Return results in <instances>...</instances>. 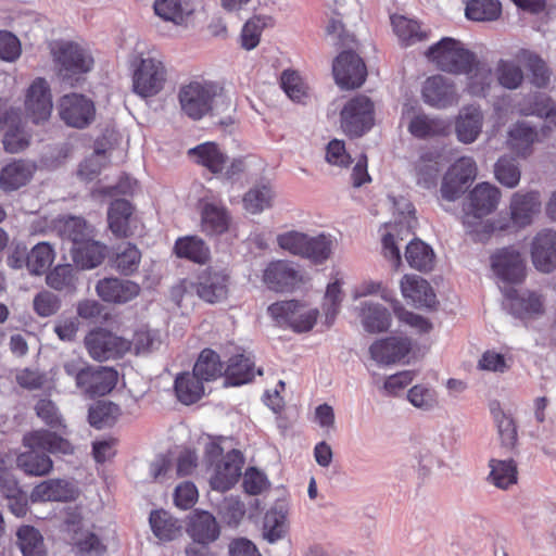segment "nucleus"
Listing matches in <instances>:
<instances>
[{
	"instance_id": "1",
	"label": "nucleus",
	"mask_w": 556,
	"mask_h": 556,
	"mask_svg": "<svg viewBox=\"0 0 556 556\" xmlns=\"http://www.w3.org/2000/svg\"><path fill=\"white\" fill-rule=\"evenodd\" d=\"M501 190L490 184H478L464 205L463 224L475 240L484 241L496 230V222L484 219L494 212L501 201Z\"/></svg>"
},
{
	"instance_id": "2",
	"label": "nucleus",
	"mask_w": 556,
	"mask_h": 556,
	"mask_svg": "<svg viewBox=\"0 0 556 556\" xmlns=\"http://www.w3.org/2000/svg\"><path fill=\"white\" fill-rule=\"evenodd\" d=\"M23 443L29 451L20 454L16 458V464L18 468L29 476H45L52 470L53 464L51 458L45 454H38V450L65 455L74 452V446L67 439L48 430H37L26 434Z\"/></svg>"
},
{
	"instance_id": "3",
	"label": "nucleus",
	"mask_w": 556,
	"mask_h": 556,
	"mask_svg": "<svg viewBox=\"0 0 556 556\" xmlns=\"http://www.w3.org/2000/svg\"><path fill=\"white\" fill-rule=\"evenodd\" d=\"M168 83V68L157 51L139 54L132 63L131 90L141 99L160 94Z\"/></svg>"
},
{
	"instance_id": "4",
	"label": "nucleus",
	"mask_w": 556,
	"mask_h": 556,
	"mask_svg": "<svg viewBox=\"0 0 556 556\" xmlns=\"http://www.w3.org/2000/svg\"><path fill=\"white\" fill-rule=\"evenodd\" d=\"M388 202L393 210L395 220L384 225L382 252L384 257L397 269L401 265L399 241L407 237L415 226L414 208L412 203L404 197L395 198L390 195Z\"/></svg>"
},
{
	"instance_id": "5",
	"label": "nucleus",
	"mask_w": 556,
	"mask_h": 556,
	"mask_svg": "<svg viewBox=\"0 0 556 556\" xmlns=\"http://www.w3.org/2000/svg\"><path fill=\"white\" fill-rule=\"evenodd\" d=\"M51 52L63 79L77 80L78 76L90 72L94 64L91 51L74 41H55Z\"/></svg>"
},
{
	"instance_id": "6",
	"label": "nucleus",
	"mask_w": 556,
	"mask_h": 556,
	"mask_svg": "<svg viewBox=\"0 0 556 556\" xmlns=\"http://www.w3.org/2000/svg\"><path fill=\"white\" fill-rule=\"evenodd\" d=\"M267 312L279 325L298 333L311 331L320 315L316 306L298 300L276 302L268 306Z\"/></svg>"
},
{
	"instance_id": "7",
	"label": "nucleus",
	"mask_w": 556,
	"mask_h": 556,
	"mask_svg": "<svg viewBox=\"0 0 556 556\" xmlns=\"http://www.w3.org/2000/svg\"><path fill=\"white\" fill-rule=\"evenodd\" d=\"M426 56L438 68L453 74H463L475 64V54L463 42L450 37L431 46Z\"/></svg>"
},
{
	"instance_id": "8",
	"label": "nucleus",
	"mask_w": 556,
	"mask_h": 556,
	"mask_svg": "<svg viewBox=\"0 0 556 556\" xmlns=\"http://www.w3.org/2000/svg\"><path fill=\"white\" fill-rule=\"evenodd\" d=\"M190 157L214 175L231 179L245 170L242 159H229L215 142H204L189 150Z\"/></svg>"
},
{
	"instance_id": "9",
	"label": "nucleus",
	"mask_w": 556,
	"mask_h": 556,
	"mask_svg": "<svg viewBox=\"0 0 556 556\" xmlns=\"http://www.w3.org/2000/svg\"><path fill=\"white\" fill-rule=\"evenodd\" d=\"M222 88L213 81H190L179 89L180 109L188 117L200 119L211 111L212 103Z\"/></svg>"
},
{
	"instance_id": "10",
	"label": "nucleus",
	"mask_w": 556,
	"mask_h": 556,
	"mask_svg": "<svg viewBox=\"0 0 556 556\" xmlns=\"http://www.w3.org/2000/svg\"><path fill=\"white\" fill-rule=\"evenodd\" d=\"M374 115L375 106L368 97H354L341 110V128L350 137H361L372 127Z\"/></svg>"
},
{
	"instance_id": "11",
	"label": "nucleus",
	"mask_w": 556,
	"mask_h": 556,
	"mask_svg": "<svg viewBox=\"0 0 556 556\" xmlns=\"http://www.w3.org/2000/svg\"><path fill=\"white\" fill-rule=\"evenodd\" d=\"M540 194L535 191L513 193L509 201V220H496V230H507L510 227L521 229L530 226L541 212Z\"/></svg>"
},
{
	"instance_id": "12",
	"label": "nucleus",
	"mask_w": 556,
	"mask_h": 556,
	"mask_svg": "<svg viewBox=\"0 0 556 556\" xmlns=\"http://www.w3.org/2000/svg\"><path fill=\"white\" fill-rule=\"evenodd\" d=\"M84 342L89 356L98 362L122 357L131 349L130 341L102 328L90 331Z\"/></svg>"
},
{
	"instance_id": "13",
	"label": "nucleus",
	"mask_w": 556,
	"mask_h": 556,
	"mask_svg": "<svg viewBox=\"0 0 556 556\" xmlns=\"http://www.w3.org/2000/svg\"><path fill=\"white\" fill-rule=\"evenodd\" d=\"M413 350L407 337L389 336L375 340L368 349L370 358L379 366L404 364Z\"/></svg>"
},
{
	"instance_id": "14",
	"label": "nucleus",
	"mask_w": 556,
	"mask_h": 556,
	"mask_svg": "<svg viewBox=\"0 0 556 556\" xmlns=\"http://www.w3.org/2000/svg\"><path fill=\"white\" fill-rule=\"evenodd\" d=\"M59 115L67 126L81 129L94 119L96 108L86 96L68 93L59 101Z\"/></svg>"
},
{
	"instance_id": "15",
	"label": "nucleus",
	"mask_w": 556,
	"mask_h": 556,
	"mask_svg": "<svg viewBox=\"0 0 556 556\" xmlns=\"http://www.w3.org/2000/svg\"><path fill=\"white\" fill-rule=\"evenodd\" d=\"M332 72L337 85L342 89L361 87L367 76L364 61L352 51H343L336 58Z\"/></svg>"
},
{
	"instance_id": "16",
	"label": "nucleus",
	"mask_w": 556,
	"mask_h": 556,
	"mask_svg": "<svg viewBox=\"0 0 556 556\" xmlns=\"http://www.w3.org/2000/svg\"><path fill=\"white\" fill-rule=\"evenodd\" d=\"M52 93L48 81L37 77L26 88L24 109L34 123L46 122L52 112Z\"/></svg>"
},
{
	"instance_id": "17",
	"label": "nucleus",
	"mask_w": 556,
	"mask_h": 556,
	"mask_svg": "<svg viewBox=\"0 0 556 556\" xmlns=\"http://www.w3.org/2000/svg\"><path fill=\"white\" fill-rule=\"evenodd\" d=\"M421 97L426 104L434 109H446L459 101L455 84L442 75L428 77L424 81Z\"/></svg>"
},
{
	"instance_id": "18",
	"label": "nucleus",
	"mask_w": 556,
	"mask_h": 556,
	"mask_svg": "<svg viewBox=\"0 0 556 556\" xmlns=\"http://www.w3.org/2000/svg\"><path fill=\"white\" fill-rule=\"evenodd\" d=\"M493 273L503 283H519L526 276L525 261L519 251L504 248L491 257Z\"/></svg>"
},
{
	"instance_id": "19",
	"label": "nucleus",
	"mask_w": 556,
	"mask_h": 556,
	"mask_svg": "<svg viewBox=\"0 0 556 556\" xmlns=\"http://www.w3.org/2000/svg\"><path fill=\"white\" fill-rule=\"evenodd\" d=\"M263 281L271 290L291 291L304 281V277L293 263L275 261L265 268Z\"/></svg>"
},
{
	"instance_id": "20",
	"label": "nucleus",
	"mask_w": 556,
	"mask_h": 556,
	"mask_svg": "<svg viewBox=\"0 0 556 556\" xmlns=\"http://www.w3.org/2000/svg\"><path fill=\"white\" fill-rule=\"evenodd\" d=\"M195 292L203 301L211 304L225 301L229 293V275L224 269L204 270L198 278Z\"/></svg>"
},
{
	"instance_id": "21",
	"label": "nucleus",
	"mask_w": 556,
	"mask_h": 556,
	"mask_svg": "<svg viewBox=\"0 0 556 556\" xmlns=\"http://www.w3.org/2000/svg\"><path fill=\"white\" fill-rule=\"evenodd\" d=\"M117 380L118 372L114 368L86 364L83 383L78 389L89 397L103 396L115 388Z\"/></svg>"
},
{
	"instance_id": "22",
	"label": "nucleus",
	"mask_w": 556,
	"mask_h": 556,
	"mask_svg": "<svg viewBox=\"0 0 556 556\" xmlns=\"http://www.w3.org/2000/svg\"><path fill=\"white\" fill-rule=\"evenodd\" d=\"M243 466V457L237 450L228 452L214 467L210 477V484L216 491H227L232 488Z\"/></svg>"
},
{
	"instance_id": "23",
	"label": "nucleus",
	"mask_w": 556,
	"mask_h": 556,
	"mask_svg": "<svg viewBox=\"0 0 556 556\" xmlns=\"http://www.w3.org/2000/svg\"><path fill=\"white\" fill-rule=\"evenodd\" d=\"M201 230L207 236H220L230 226L228 210L215 199L205 197L200 201Z\"/></svg>"
},
{
	"instance_id": "24",
	"label": "nucleus",
	"mask_w": 556,
	"mask_h": 556,
	"mask_svg": "<svg viewBox=\"0 0 556 556\" xmlns=\"http://www.w3.org/2000/svg\"><path fill=\"white\" fill-rule=\"evenodd\" d=\"M108 223L110 230L116 237L134 236L141 226L132 205L126 200H116L111 203L108 211Z\"/></svg>"
},
{
	"instance_id": "25",
	"label": "nucleus",
	"mask_w": 556,
	"mask_h": 556,
	"mask_svg": "<svg viewBox=\"0 0 556 556\" xmlns=\"http://www.w3.org/2000/svg\"><path fill=\"white\" fill-rule=\"evenodd\" d=\"M531 258L534 267L542 273H551L556 268V231L543 229L534 236Z\"/></svg>"
},
{
	"instance_id": "26",
	"label": "nucleus",
	"mask_w": 556,
	"mask_h": 556,
	"mask_svg": "<svg viewBox=\"0 0 556 556\" xmlns=\"http://www.w3.org/2000/svg\"><path fill=\"white\" fill-rule=\"evenodd\" d=\"M363 329L368 333L386 332L392 325L390 311L374 301H362L354 307Z\"/></svg>"
},
{
	"instance_id": "27",
	"label": "nucleus",
	"mask_w": 556,
	"mask_h": 556,
	"mask_svg": "<svg viewBox=\"0 0 556 556\" xmlns=\"http://www.w3.org/2000/svg\"><path fill=\"white\" fill-rule=\"evenodd\" d=\"M538 141V129L527 122L518 121L510 125L507 130L506 147L517 157H529L533 153V146Z\"/></svg>"
},
{
	"instance_id": "28",
	"label": "nucleus",
	"mask_w": 556,
	"mask_h": 556,
	"mask_svg": "<svg viewBox=\"0 0 556 556\" xmlns=\"http://www.w3.org/2000/svg\"><path fill=\"white\" fill-rule=\"evenodd\" d=\"M96 292L104 302L123 304L137 298L140 287L130 280L104 278L98 281Z\"/></svg>"
},
{
	"instance_id": "29",
	"label": "nucleus",
	"mask_w": 556,
	"mask_h": 556,
	"mask_svg": "<svg viewBox=\"0 0 556 556\" xmlns=\"http://www.w3.org/2000/svg\"><path fill=\"white\" fill-rule=\"evenodd\" d=\"M33 162L16 160L5 164L0 169V189L3 192H12L26 186L36 173Z\"/></svg>"
},
{
	"instance_id": "30",
	"label": "nucleus",
	"mask_w": 556,
	"mask_h": 556,
	"mask_svg": "<svg viewBox=\"0 0 556 556\" xmlns=\"http://www.w3.org/2000/svg\"><path fill=\"white\" fill-rule=\"evenodd\" d=\"M78 494L76 486L65 480L49 479L37 484L31 493L33 502H66L75 500Z\"/></svg>"
},
{
	"instance_id": "31",
	"label": "nucleus",
	"mask_w": 556,
	"mask_h": 556,
	"mask_svg": "<svg viewBox=\"0 0 556 556\" xmlns=\"http://www.w3.org/2000/svg\"><path fill=\"white\" fill-rule=\"evenodd\" d=\"M483 126V114L480 108L469 105L463 108L455 121V134L464 144L475 142L481 134Z\"/></svg>"
},
{
	"instance_id": "32",
	"label": "nucleus",
	"mask_w": 556,
	"mask_h": 556,
	"mask_svg": "<svg viewBox=\"0 0 556 556\" xmlns=\"http://www.w3.org/2000/svg\"><path fill=\"white\" fill-rule=\"evenodd\" d=\"M5 129L3 144L5 151L17 153L24 150L29 142V136L20 126V117L15 111L5 109L0 113V131Z\"/></svg>"
},
{
	"instance_id": "33",
	"label": "nucleus",
	"mask_w": 556,
	"mask_h": 556,
	"mask_svg": "<svg viewBox=\"0 0 556 556\" xmlns=\"http://www.w3.org/2000/svg\"><path fill=\"white\" fill-rule=\"evenodd\" d=\"M401 293L417 307H431L435 304V294L430 285L416 275H405L400 283Z\"/></svg>"
},
{
	"instance_id": "34",
	"label": "nucleus",
	"mask_w": 556,
	"mask_h": 556,
	"mask_svg": "<svg viewBox=\"0 0 556 556\" xmlns=\"http://www.w3.org/2000/svg\"><path fill=\"white\" fill-rule=\"evenodd\" d=\"M507 305L519 317H531L543 313L544 300L541 294L530 290H509L506 292Z\"/></svg>"
},
{
	"instance_id": "35",
	"label": "nucleus",
	"mask_w": 556,
	"mask_h": 556,
	"mask_svg": "<svg viewBox=\"0 0 556 556\" xmlns=\"http://www.w3.org/2000/svg\"><path fill=\"white\" fill-rule=\"evenodd\" d=\"M61 238L76 248L90 237H94L93 228L85 219L76 216L61 217L54 225Z\"/></svg>"
},
{
	"instance_id": "36",
	"label": "nucleus",
	"mask_w": 556,
	"mask_h": 556,
	"mask_svg": "<svg viewBox=\"0 0 556 556\" xmlns=\"http://www.w3.org/2000/svg\"><path fill=\"white\" fill-rule=\"evenodd\" d=\"M72 260L80 269H93L105 258L106 247L90 237L83 244L70 248Z\"/></svg>"
},
{
	"instance_id": "37",
	"label": "nucleus",
	"mask_w": 556,
	"mask_h": 556,
	"mask_svg": "<svg viewBox=\"0 0 556 556\" xmlns=\"http://www.w3.org/2000/svg\"><path fill=\"white\" fill-rule=\"evenodd\" d=\"M188 533L198 543L206 545L219 535L215 517L207 511H194L190 516Z\"/></svg>"
},
{
	"instance_id": "38",
	"label": "nucleus",
	"mask_w": 556,
	"mask_h": 556,
	"mask_svg": "<svg viewBox=\"0 0 556 556\" xmlns=\"http://www.w3.org/2000/svg\"><path fill=\"white\" fill-rule=\"evenodd\" d=\"M153 10L160 20L175 27H185L191 14L181 0H155Z\"/></svg>"
},
{
	"instance_id": "39",
	"label": "nucleus",
	"mask_w": 556,
	"mask_h": 556,
	"mask_svg": "<svg viewBox=\"0 0 556 556\" xmlns=\"http://www.w3.org/2000/svg\"><path fill=\"white\" fill-rule=\"evenodd\" d=\"M464 74L467 75L466 90L476 97H485L493 85L491 67L475 59V64Z\"/></svg>"
},
{
	"instance_id": "40",
	"label": "nucleus",
	"mask_w": 556,
	"mask_h": 556,
	"mask_svg": "<svg viewBox=\"0 0 556 556\" xmlns=\"http://www.w3.org/2000/svg\"><path fill=\"white\" fill-rule=\"evenodd\" d=\"M175 392L182 404H193L204 395V381L193 371L184 372L175 380Z\"/></svg>"
},
{
	"instance_id": "41",
	"label": "nucleus",
	"mask_w": 556,
	"mask_h": 556,
	"mask_svg": "<svg viewBox=\"0 0 556 556\" xmlns=\"http://www.w3.org/2000/svg\"><path fill=\"white\" fill-rule=\"evenodd\" d=\"M225 372L232 386L247 383L251 381L256 374L262 375L261 369L255 370L254 362L251 356L243 354H238L229 358Z\"/></svg>"
},
{
	"instance_id": "42",
	"label": "nucleus",
	"mask_w": 556,
	"mask_h": 556,
	"mask_svg": "<svg viewBox=\"0 0 556 556\" xmlns=\"http://www.w3.org/2000/svg\"><path fill=\"white\" fill-rule=\"evenodd\" d=\"M494 177L504 187L514 189L521 179V169L517 156L504 154L494 164Z\"/></svg>"
},
{
	"instance_id": "43",
	"label": "nucleus",
	"mask_w": 556,
	"mask_h": 556,
	"mask_svg": "<svg viewBox=\"0 0 556 556\" xmlns=\"http://www.w3.org/2000/svg\"><path fill=\"white\" fill-rule=\"evenodd\" d=\"M151 529L161 541H172L181 534V526L165 510L152 511L149 518Z\"/></svg>"
},
{
	"instance_id": "44",
	"label": "nucleus",
	"mask_w": 556,
	"mask_h": 556,
	"mask_svg": "<svg viewBox=\"0 0 556 556\" xmlns=\"http://www.w3.org/2000/svg\"><path fill=\"white\" fill-rule=\"evenodd\" d=\"M16 544L23 556H47L43 538L30 526H22L16 532Z\"/></svg>"
},
{
	"instance_id": "45",
	"label": "nucleus",
	"mask_w": 556,
	"mask_h": 556,
	"mask_svg": "<svg viewBox=\"0 0 556 556\" xmlns=\"http://www.w3.org/2000/svg\"><path fill=\"white\" fill-rule=\"evenodd\" d=\"M344 281L342 278L336 277L333 281L329 282L323 302L324 323L327 327L332 326L344 298L343 293Z\"/></svg>"
},
{
	"instance_id": "46",
	"label": "nucleus",
	"mask_w": 556,
	"mask_h": 556,
	"mask_svg": "<svg viewBox=\"0 0 556 556\" xmlns=\"http://www.w3.org/2000/svg\"><path fill=\"white\" fill-rule=\"evenodd\" d=\"M175 252L178 257L203 264L208 260L210 249L205 242L195 236L179 238L175 244Z\"/></svg>"
},
{
	"instance_id": "47",
	"label": "nucleus",
	"mask_w": 556,
	"mask_h": 556,
	"mask_svg": "<svg viewBox=\"0 0 556 556\" xmlns=\"http://www.w3.org/2000/svg\"><path fill=\"white\" fill-rule=\"evenodd\" d=\"M447 130V124L440 118H432L420 113L409 117L408 131L417 138L442 135Z\"/></svg>"
},
{
	"instance_id": "48",
	"label": "nucleus",
	"mask_w": 556,
	"mask_h": 556,
	"mask_svg": "<svg viewBox=\"0 0 556 556\" xmlns=\"http://www.w3.org/2000/svg\"><path fill=\"white\" fill-rule=\"evenodd\" d=\"M472 167L468 165V163H460L459 165H451L447 172L445 173L442 185H441V197L446 201H455L458 199L466 190L469 182L457 178L454 174L456 169H464L465 172L472 173Z\"/></svg>"
},
{
	"instance_id": "49",
	"label": "nucleus",
	"mask_w": 556,
	"mask_h": 556,
	"mask_svg": "<svg viewBox=\"0 0 556 556\" xmlns=\"http://www.w3.org/2000/svg\"><path fill=\"white\" fill-rule=\"evenodd\" d=\"M55 252L48 242H39L27 254L26 267L31 275H42L54 262Z\"/></svg>"
},
{
	"instance_id": "50",
	"label": "nucleus",
	"mask_w": 556,
	"mask_h": 556,
	"mask_svg": "<svg viewBox=\"0 0 556 556\" xmlns=\"http://www.w3.org/2000/svg\"><path fill=\"white\" fill-rule=\"evenodd\" d=\"M274 192L267 185L255 186L248 190L243 195L242 203L244 210L250 214H260L271 207Z\"/></svg>"
},
{
	"instance_id": "51",
	"label": "nucleus",
	"mask_w": 556,
	"mask_h": 556,
	"mask_svg": "<svg viewBox=\"0 0 556 556\" xmlns=\"http://www.w3.org/2000/svg\"><path fill=\"white\" fill-rule=\"evenodd\" d=\"M405 257L409 266L418 270H430L434 265L433 250L420 240L407 244Z\"/></svg>"
},
{
	"instance_id": "52",
	"label": "nucleus",
	"mask_w": 556,
	"mask_h": 556,
	"mask_svg": "<svg viewBox=\"0 0 556 556\" xmlns=\"http://www.w3.org/2000/svg\"><path fill=\"white\" fill-rule=\"evenodd\" d=\"M498 0H470L465 10L466 17L477 22L495 21L501 16Z\"/></svg>"
},
{
	"instance_id": "53",
	"label": "nucleus",
	"mask_w": 556,
	"mask_h": 556,
	"mask_svg": "<svg viewBox=\"0 0 556 556\" xmlns=\"http://www.w3.org/2000/svg\"><path fill=\"white\" fill-rule=\"evenodd\" d=\"M407 401L417 409L430 412L439 405L438 393L428 383L413 386L406 393Z\"/></svg>"
},
{
	"instance_id": "54",
	"label": "nucleus",
	"mask_w": 556,
	"mask_h": 556,
	"mask_svg": "<svg viewBox=\"0 0 556 556\" xmlns=\"http://www.w3.org/2000/svg\"><path fill=\"white\" fill-rule=\"evenodd\" d=\"M334 243L336 240L330 235H307L304 257L316 263H323L330 256Z\"/></svg>"
},
{
	"instance_id": "55",
	"label": "nucleus",
	"mask_w": 556,
	"mask_h": 556,
	"mask_svg": "<svg viewBox=\"0 0 556 556\" xmlns=\"http://www.w3.org/2000/svg\"><path fill=\"white\" fill-rule=\"evenodd\" d=\"M192 371L204 382L215 380L223 374L219 356L212 350L202 351Z\"/></svg>"
},
{
	"instance_id": "56",
	"label": "nucleus",
	"mask_w": 556,
	"mask_h": 556,
	"mask_svg": "<svg viewBox=\"0 0 556 556\" xmlns=\"http://www.w3.org/2000/svg\"><path fill=\"white\" fill-rule=\"evenodd\" d=\"M441 168L440 156L427 154L419 159L416 164L417 184L424 188H432L437 184Z\"/></svg>"
},
{
	"instance_id": "57",
	"label": "nucleus",
	"mask_w": 556,
	"mask_h": 556,
	"mask_svg": "<svg viewBox=\"0 0 556 556\" xmlns=\"http://www.w3.org/2000/svg\"><path fill=\"white\" fill-rule=\"evenodd\" d=\"M281 87L290 100L306 103L309 99V88L299 73L285 71L281 74Z\"/></svg>"
},
{
	"instance_id": "58",
	"label": "nucleus",
	"mask_w": 556,
	"mask_h": 556,
	"mask_svg": "<svg viewBox=\"0 0 556 556\" xmlns=\"http://www.w3.org/2000/svg\"><path fill=\"white\" fill-rule=\"evenodd\" d=\"M490 480L500 489H507L517 482V468L513 460H490Z\"/></svg>"
},
{
	"instance_id": "59",
	"label": "nucleus",
	"mask_w": 556,
	"mask_h": 556,
	"mask_svg": "<svg viewBox=\"0 0 556 556\" xmlns=\"http://www.w3.org/2000/svg\"><path fill=\"white\" fill-rule=\"evenodd\" d=\"M391 23L394 33L406 46L413 45L425 38L419 24L414 20L407 18L403 15H393L391 17Z\"/></svg>"
},
{
	"instance_id": "60",
	"label": "nucleus",
	"mask_w": 556,
	"mask_h": 556,
	"mask_svg": "<svg viewBox=\"0 0 556 556\" xmlns=\"http://www.w3.org/2000/svg\"><path fill=\"white\" fill-rule=\"evenodd\" d=\"M392 311L401 324L409 327L418 334L429 333L433 328L432 323L429 319L419 314L407 311L397 300L394 301Z\"/></svg>"
},
{
	"instance_id": "61",
	"label": "nucleus",
	"mask_w": 556,
	"mask_h": 556,
	"mask_svg": "<svg viewBox=\"0 0 556 556\" xmlns=\"http://www.w3.org/2000/svg\"><path fill=\"white\" fill-rule=\"evenodd\" d=\"M495 71L498 84L506 89H517L523 81L522 70L514 61L500 60Z\"/></svg>"
},
{
	"instance_id": "62",
	"label": "nucleus",
	"mask_w": 556,
	"mask_h": 556,
	"mask_svg": "<svg viewBox=\"0 0 556 556\" xmlns=\"http://www.w3.org/2000/svg\"><path fill=\"white\" fill-rule=\"evenodd\" d=\"M47 285L55 290L73 291L76 288L75 269L66 264L54 267L46 277Z\"/></svg>"
},
{
	"instance_id": "63",
	"label": "nucleus",
	"mask_w": 556,
	"mask_h": 556,
	"mask_svg": "<svg viewBox=\"0 0 556 556\" xmlns=\"http://www.w3.org/2000/svg\"><path fill=\"white\" fill-rule=\"evenodd\" d=\"M287 532V516L281 509H270L265 515L264 538L269 543L282 539Z\"/></svg>"
},
{
	"instance_id": "64",
	"label": "nucleus",
	"mask_w": 556,
	"mask_h": 556,
	"mask_svg": "<svg viewBox=\"0 0 556 556\" xmlns=\"http://www.w3.org/2000/svg\"><path fill=\"white\" fill-rule=\"evenodd\" d=\"M119 407L111 402H100L89 409V422L91 426L101 429L111 426L119 416Z\"/></svg>"
}]
</instances>
